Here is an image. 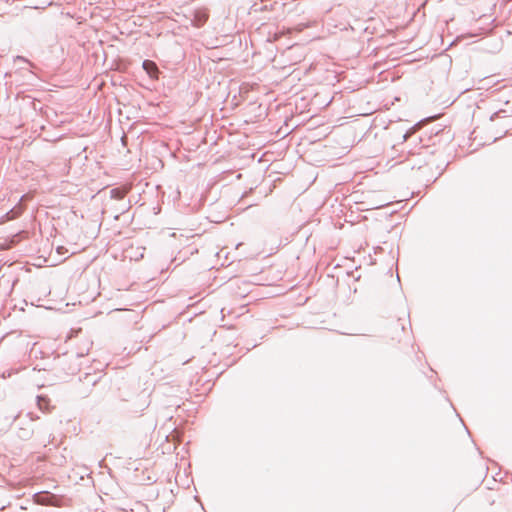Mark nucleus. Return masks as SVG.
Wrapping results in <instances>:
<instances>
[{"label":"nucleus","mask_w":512,"mask_h":512,"mask_svg":"<svg viewBox=\"0 0 512 512\" xmlns=\"http://www.w3.org/2000/svg\"><path fill=\"white\" fill-rule=\"evenodd\" d=\"M143 69L147 72V74L153 78L158 79L159 77V69L155 62L151 60H145L143 62Z\"/></svg>","instance_id":"f257e3e1"},{"label":"nucleus","mask_w":512,"mask_h":512,"mask_svg":"<svg viewBox=\"0 0 512 512\" xmlns=\"http://www.w3.org/2000/svg\"><path fill=\"white\" fill-rule=\"evenodd\" d=\"M67 252V249L64 246L57 247V253L63 255Z\"/></svg>","instance_id":"f03ea898"}]
</instances>
